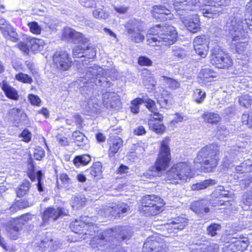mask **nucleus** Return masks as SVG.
I'll return each instance as SVG.
<instances>
[{
  "mask_svg": "<svg viewBox=\"0 0 252 252\" xmlns=\"http://www.w3.org/2000/svg\"><path fill=\"white\" fill-rule=\"evenodd\" d=\"M90 219L87 217H81L80 220H75L70 224L71 229L74 233L81 235L80 237L85 240L89 236H93L90 242V245L93 249L100 248L112 242H122L128 240L132 236L129 227L118 226L108 229L102 232H99L98 227L95 224L89 222Z\"/></svg>",
  "mask_w": 252,
  "mask_h": 252,
  "instance_id": "f257e3e1",
  "label": "nucleus"
},
{
  "mask_svg": "<svg viewBox=\"0 0 252 252\" xmlns=\"http://www.w3.org/2000/svg\"><path fill=\"white\" fill-rule=\"evenodd\" d=\"M246 7L244 20H243L242 11L238 10L231 15L226 22V30L229 32L233 41L246 38L247 28L252 31V0L248 3Z\"/></svg>",
  "mask_w": 252,
  "mask_h": 252,
  "instance_id": "f03ea898",
  "label": "nucleus"
},
{
  "mask_svg": "<svg viewBox=\"0 0 252 252\" xmlns=\"http://www.w3.org/2000/svg\"><path fill=\"white\" fill-rule=\"evenodd\" d=\"M173 5L181 20L188 30L195 33L200 29V21L197 15H188L189 11L199 8V0H174Z\"/></svg>",
  "mask_w": 252,
  "mask_h": 252,
  "instance_id": "7ed1b4c3",
  "label": "nucleus"
},
{
  "mask_svg": "<svg viewBox=\"0 0 252 252\" xmlns=\"http://www.w3.org/2000/svg\"><path fill=\"white\" fill-rule=\"evenodd\" d=\"M177 34L173 26L165 24L157 25L148 30L147 39L148 44L153 46H169L176 41Z\"/></svg>",
  "mask_w": 252,
  "mask_h": 252,
  "instance_id": "20e7f679",
  "label": "nucleus"
},
{
  "mask_svg": "<svg viewBox=\"0 0 252 252\" xmlns=\"http://www.w3.org/2000/svg\"><path fill=\"white\" fill-rule=\"evenodd\" d=\"M170 159L169 139L165 138L161 143L159 153L155 166L152 167L146 172L143 173V178H151V177L160 176L159 172L166 169Z\"/></svg>",
  "mask_w": 252,
  "mask_h": 252,
  "instance_id": "39448f33",
  "label": "nucleus"
},
{
  "mask_svg": "<svg viewBox=\"0 0 252 252\" xmlns=\"http://www.w3.org/2000/svg\"><path fill=\"white\" fill-rule=\"evenodd\" d=\"M219 147L214 143L203 147L198 152L196 162L202 163L207 172H210L218 164Z\"/></svg>",
  "mask_w": 252,
  "mask_h": 252,
  "instance_id": "423d86ee",
  "label": "nucleus"
},
{
  "mask_svg": "<svg viewBox=\"0 0 252 252\" xmlns=\"http://www.w3.org/2000/svg\"><path fill=\"white\" fill-rule=\"evenodd\" d=\"M193 177L190 166L186 162L174 164L166 173L165 180L168 183L177 184L178 180L186 182Z\"/></svg>",
  "mask_w": 252,
  "mask_h": 252,
  "instance_id": "0eeeda50",
  "label": "nucleus"
},
{
  "mask_svg": "<svg viewBox=\"0 0 252 252\" xmlns=\"http://www.w3.org/2000/svg\"><path fill=\"white\" fill-rule=\"evenodd\" d=\"M210 62L218 68H228L232 64L230 56L223 52L220 46L216 42H211Z\"/></svg>",
  "mask_w": 252,
  "mask_h": 252,
  "instance_id": "6e6552de",
  "label": "nucleus"
},
{
  "mask_svg": "<svg viewBox=\"0 0 252 252\" xmlns=\"http://www.w3.org/2000/svg\"><path fill=\"white\" fill-rule=\"evenodd\" d=\"M141 211L146 216H154L162 210L164 205L163 199L155 195H148L142 199Z\"/></svg>",
  "mask_w": 252,
  "mask_h": 252,
  "instance_id": "1a4fd4ad",
  "label": "nucleus"
},
{
  "mask_svg": "<svg viewBox=\"0 0 252 252\" xmlns=\"http://www.w3.org/2000/svg\"><path fill=\"white\" fill-rule=\"evenodd\" d=\"M231 0H205L200 7V11L204 16L213 18L220 12L219 8L228 6Z\"/></svg>",
  "mask_w": 252,
  "mask_h": 252,
  "instance_id": "9d476101",
  "label": "nucleus"
},
{
  "mask_svg": "<svg viewBox=\"0 0 252 252\" xmlns=\"http://www.w3.org/2000/svg\"><path fill=\"white\" fill-rule=\"evenodd\" d=\"M144 23L139 19H133L129 20L125 27L130 40L135 43L142 42L145 36L141 32L144 31Z\"/></svg>",
  "mask_w": 252,
  "mask_h": 252,
  "instance_id": "9b49d317",
  "label": "nucleus"
},
{
  "mask_svg": "<svg viewBox=\"0 0 252 252\" xmlns=\"http://www.w3.org/2000/svg\"><path fill=\"white\" fill-rule=\"evenodd\" d=\"M32 219V215L26 214L19 218L10 220L6 226V230L9 233V237L13 240L17 239L19 231L22 230L23 225Z\"/></svg>",
  "mask_w": 252,
  "mask_h": 252,
  "instance_id": "f8f14e48",
  "label": "nucleus"
},
{
  "mask_svg": "<svg viewBox=\"0 0 252 252\" xmlns=\"http://www.w3.org/2000/svg\"><path fill=\"white\" fill-rule=\"evenodd\" d=\"M53 61L56 69L60 71L68 70L71 66V59L64 51L56 52L53 56Z\"/></svg>",
  "mask_w": 252,
  "mask_h": 252,
  "instance_id": "ddd939ff",
  "label": "nucleus"
},
{
  "mask_svg": "<svg viewBox=\"0 0 252 252\" xmlns=\"http://www.w3.org/2000/svg\"><path fill=\"white\" fill-rule=\"evenodd\" d=\"M68 212L66 211L64 208L49 207L44 211L43 214V222L46 224L49 220L55 221L60 217L66 216Z\"/></svg>",
  "mask_w": 252,
  "mask_h": 252,
  "instance_id": "4468645a",
  "label": "nucleus"
},
{
  "mask_svg": "<svg viewBox=\"0 0 252 252\" xmlns=\"http://www.w3.org/2000/svg\"><path fill=\"white\" fill-rule=\"evenodd\" d=\"M104 74V70L103 68L98 66L94 65L85 67L84 71L81 74V78L85 79V83H87L90 81L91 82L92 79L96 78L98 76L103 75Z\"/></svg>",
  "mask_w": 252,
  "mask_h": 252,
  "instance_id": "2eb2a0df",
  "label": "nucleus"
},
{
  "mask_svg": "<svg viewBox=\"0 0 252 252\" xmlns=\"http://www.w3.org/2000/svg\"><path fill=\"white\" fill-rule=\"evenodd\" d=\"M63 36L74 43L83 44L88 42V39L84 37L81 33L69 28L64 29Z\"/></svg>",
  "mask_w": 252,
  "mask_h": 252,
  "instance_id": "dca6fc26",
  "label": "nucleus"
},
{
  "mask_svg": "<svg viewBox=\"0 0 252 252\" xmlns=\"http://www.w3.org/2000/svg\"><path fill=\"white\" fill-rule=\"evenodd\" d=\"M102 100L107 109H117L120 107L119 96L114 92H107L103 94Z\"/></svg>",
  "mask_w": 252,
  "mask_h": 252,
  "instance_id": "f3484780",
  "label": "nucleus"
},
{
  "mask_svg": "<svg viewBox=\"0 0 252 252\" xmlns=\"http://www.w3.org/2000/svg\"><path fill=\"white\" fill-rule=\"evenodd\" d=\"M84 44H83V46L77 45L73 47L72 54L74 58L85 57L87 59H92L95 56L96 53L94 49Z\"/></svg>",
  "mask_w": 252,
  "mask_h": 252,
  "instance_id": "a211bd4d",
  "label": "nucleus"
},
{
  "mask_svg": "<svg viewBox=\"0 0 252 252\" xmlns=\"http://www.w3.org/2000/svg\"><path fill=\"white\" fill-rule=\"evenodd\" d=\"M163 244L158 241L155 237H150L145 242L143 250L145 252H164Z\"/></svg>",
  "mask_w": 252,
  "mask_h": 252,
  "instance_id": "6ab92c4d",
  "label": "nucleus"
},
{
  "mask_svg": "<svg viewBox=\"0 0 252 252\" xmlns=\"http://www.w3.org/2000/svg\"><path fill=\"white\" fill-rule=\"evenodd\" d=\"M152 13L154 17L161 21L170 20L173 16L168 8L161 5L153 6Z\"/></svg>",
  "mask_w": 252,
  "mask_h": 252,
  "instance_id": "aec40b11",
  "label": "nucleus"
},
{
  "mask_svg": "<svg viewBox=\"0 0 252 252\" xmlns=\"http://www.w3.org/2000/svg\"><path fill=\"white\" fill-rule=\"evenodd\" d=\"M188 224V219L185 216H180L174 218L168 224V229L170 232H176L178 230H183Z\"/></svg>",
  "mask_w": 252,
  "mask_h": 252,
  "instance_id": "412c9836",
  "label": "nucleus"
},
{
  "mask_svg": "<svg viewBox=\"0 0 252 252\" xmlns=\"http://www.w3.org/2000/svg\"><path fill=\"white\" fill-rule=\"evenodd\" d=\"M28 176L32 181H34L36 179L37 180V188L39 191H43V187L42 186V184L41 183V178L42 176V172L39 170L36 173L34 172V166L33 164L32 161H31L28 164Z\"/></svg>",
  "mask_w": 252,
  "mask_h": 252,
  "instance_id": "4be33fe9",
  "label": "nucleus"
},
{
  "mask_svg": "<svg viewBox=\"0 0 252 252\" xmlns=\"http://www.w3.org/2000/svg\"><path fill=\"white\" fill-rule=\"evenodd\" d=\"M108 142L109 145L108 154L110 157H113L122 147L123 141L120 137L117 136L110 137Z\"/></svg>",
  "mask_w": 252,
  "mask_h": 252,
  "instance_id": "5701e85b",
  "label": "nucleus"
},
{
  "mask_svg": "<svg viewBox=\"0 0 252 252\" xmlns=\"http://www.w3.org/2000/svg\"><path fill=\"white\" fill-rule=\"evenodd\" d=\"M0 30L3 35L7 39H10L13 42L18 40V35L12 26L7 22L0 27Z\"/></svg>",
  "mask_w": 252,
  "mask_h": 252,
  "instance_id": "b1692460",
  "label": "nucleus"
},
{
  "mask_svg": "<svg viewBox=\"0 0 252 252\" xmlns=\"http://www.w3.org/2000/svg\"><path fill=\"white\" fill-rule=\"evenodd\" d=\"M241 152H243V148L236 146L232 147L225 154V157L228 161L234 162L237 157L241 156Z\"/></svg>",
  "mask_w": 252,
  "mask_h": 252,
  "instance_id": "393cba45",
  "label": "nucleus"
},
{
  "mask_svg": "<svg viewBox=\"0 0 252 252\" xmlns=\"http://www.w3.org/2000/svg\"><path fill=\"white\" fill-rule=\"evenodd\" d=\"M207 203L205 200L195 201L191 204V209L197 214H206L210 211Z\"/></svg>",
  "mask_w": 252,
  "mask_h": 252,
  "instance_id": "a878e982",
  "label": "nucleus"
},
{
  "mask_svg": "<svg viewBox=\"0 0 252 252\" xmlns=\"http://www.w3.org/2000/svg\"><path fill=\"white\" fill-rule=\"evenodd\" d=\"M156 116H154L153 118L150 119L148 121V125L150 129L156 133H159L164 131L165 127L163 124L161 123L162 119V116L160 119L155 118Z\"/></svg>",
  "mask_w": 252,
  "mask_h": 252,
  "instance_id": "bb28decb",
  "label": "nucleus"
},
{
  "mask_svg": "<svg viewBox=\"0 0 252 252\" xmlns=\"http://www.w3.org/2000/svg\"><path fill=\"white\" fill-rule=\"evenodd\" d=\"M217 76V73L210 68H202L198 74V77L202 80L203 82H211L212 79Z\"/></svg>",
  "mask_w": 252,
  "mask_h": 252,
  "instance_id": "cd10ccee",
  "label": "nucleus"
},
{
  "mask_svg": "<svg viewBox=\"0 0 252 252\" xmlns=\"http://www.w3.org/2000/svg\"><path fill=\"white\" fill-rule=\"evenodd\" d=\"M72 139L78 146L82 149L86 147V145L88 142L87 138L84 134L80 131H75L72 133Z\"/></svg>",
  "mask_w": 252,
  "mask_h": 252,
  "instance_id": "c85d7f7f",
  "label": "nucleus"
},
{
  "mask_svg": "<svg viewBox=\"0 0 252 252\" xmlns=\"http://www.w3.org/2000/svg\"><path fill=\"white\" fill-rule=\"evenodd\" d=\"M2 89L8 98L15 100L18 99L19 95L17 90L7 83L3 82Z\"/></svg>",
  "mask_w": 252,
  "mask_h": 252,
  "instance_id": "c756f323",
  "label": "nucleus"
},
{
  "mask_svg": "<svg viewBox=\"0 0 252 252\" xmlns=\"http://www.w3.org/2000/svg\"><path fill=\"white\" fill-rule=\"evenodd\" d=\"M9 113L13 120L17 123L26 120V115L22 109L12 108L9 110Z\"/></svg>",
  "mask_w": 252,
  "mask_h": 252,
  "instance_id": "7c9ffc66",
  "label": "nucleus"
},
{
  "mask_svg": "<svg viewBox=\"0 0 252 252\" xmlns=\"http://www.w3.org/2000/svg\"><path fill=\"white\" fill-rule=\"evenodd\" d=\"M128 209V205L126 203L122 202L110 208L109 209V211L112 216H114L117 215L126 213Z\"/></svg>",
  "mask_w": 252,
  "mask_h": 252,
  "instance_id": "2f4dec72",
  "label": "nucleus"
},
{
  "mask_svg": "<svg viewBox=\"0 0 252 252\" xmlns=\"http://www.w3.org/2000/svg\"><path fill=\"white\" fill-rule=\"evenodd\" d=\"M235 170L237 173L239 174L252 171V160L248 159L241 163L240 165H236Z\"/></svg>",
  "mask_w": 252,
  "mask_h": 252,
  "instance_id": "473e14b6",
  "label": "nucleus"
},
{
  "mask_svg": "<svg viewBox=\"0 0 252 252\" xmlns=\"http://www.w3.org/2000/svg\"><path fill=\"white\" fill-rule=\"evenodd\" d=\"M27 39L29 46L32 51H35L42 50L44 44L43 40L34 37H29Z\"/></svg>",
  "mask_w": 252,
  "mask_h": 252,
  "instance_id": "72a5a7b5",
  "label": "nucleus"
},
{
  "mask_svg": "<svg viewBox=\"0 0 252 252\" xmlns=\"http://www.w3.org/2000/svg\"><path fill=\"white\" fill-rule=\"evenodd\" d=\"M142 98H143V103H146V107L153 113L154 116H156L155 118L158 119H161V115L157 112L155 102L149 98H145L143 97Z\"/></svg>",
  "mask_w": 252,
  "mask_h": 252,
  "instance_id": "f704fd0d",
  "label": "nucleus"
},
{
  "mask_svg": "<svg viewBox=\"0 0 252 252\" xmlns=\"http://www.w3.org/2000/svg\"><path fill=\"white\" fill-rule=\"evenodd\" d=\"M160 81L165 86L172 90H176L180 87V83L177 80L162 76Z\"/></svg>",
  "mask_w": 252,
  "mask_h": 252,
  "instance_id": "c9c22d12",
  "label": "nucleus"
},
{
  "mask_svg": "<svg viewBox=\"0 0 252 252\" xmlns=\"http://www.w3.org/2000/svg\"><path fill=\"white\" fill-rule=\"evenodd\" d=\"M216 184V181L215 180L212 179H207L196 184H193L191 188L192 190H194L203 189L211 185H213Z\"/></svg>",
  "mask_w": 252,
  "mask_h": 252,
  "instance_id": "e433bc0d",
  "label": "nucleus"
},
{
  "mask_svg": "<svg viewBox=\"0 0 252 252\" xmlns=\"http://www.w3.org/2000/svg\"><path fill=\"white\" fill-rule=\"evenodd\" d=\"M202 117L205 122L211 124H216L220 119L219 115L214 112H206L203 114Z\"/></svg>",
  "mask_w": 252,
  "mask_h": 252,
  "instance_id": "4c0bfd02",
  "label": "nucleus"
},
{
  "mask_svg": "<svg viewBox=\"0 0 252 252\" xmlns=\"http://www.w3.org/2000/svg\"><path fill=\"white\" fill-rule=\"evenodd\" d=\"M30 186V182L27 180H24L16 190L17 196L21 197L26 194L29 191Z\"/></svg>",
  "mask_w": 252,
  "mask_h": 252,
  "instance_id": "58836bf2",
  "label": "nucleus"
},
{
  "mask_svg": "<svg viewBox=\"0 0 252 252\" xmlns=\"http://www.w3.org/2000/svg\"><path fill=\"white\" fill-rule=\"evenodd\" d=\"M200 252H218L219 246L217 244H210L208 242L200 243Z\"/></svg>",
  "mask_w": 252,
  "mask_h": 252,
  "instance_id": "ea45409f",
  "label": "nucleus"
},
{
  "mask_svg": "<svg viewBox=\"0 0 252 252\" xmlns=\"http://www.w3.org/2000/svg\"><path fill=\"white\" fill-rule=\"evenodd\" d=\"M143 103V98L137 97L130 101L129 107L130 112L134 114H137L139 112L140 105Z\"/></svg>",
  "mask_w": 252,
  "mask_h": 252,
  "instance_id": "a19ab883",
  "label": "nucleus"
},
{
  "mask_svg": "<svg viewBox=\"0 0 252 252\" xmlns=\"http://www.w3.org/2000/svg\"><path fill=\"white\" fill-rule=\"evenodd\" d=\"M86 200V198L83 195L74 196L71 200L72 207L73 208H79L85 205Z\"/></svg>",
  "mask_w": 252,
  "mask_h": 252,
  "instance_id": "79ce46f5",
  "label": "nucleus"
},
{
  "mask_svg": "<svg viewBox=\"0 0 252 252\" xmlns=\"http://www.w3.org/2000/svg\"><path fill=\"white\" fill-rule=\"evenodd\" d=\"M252 206V192H247L242 196V207L244 210H248Z\"/></svg>",
  "mask_w": 252,
  "mask_h": 252,
  "instance_id": "37998d69",
  "label": "nucleus"
},
{
  "mask_svg": "<svg viewBox=\"0 0 252 252\" xmlns=\"http://www.w3.org/2000/svg\"><path fill=\"white\" fill-rule=\"evenodd\" d=\"M91 160V157L88 155H83L79 156H77L73 160L74 164L76 166H79L80 165H86Z\"/></svg>",
  "mask_w": 252,
  "mask_h": 252,
  "instance_id": "c03bdc74",
  "label": "nucleus"
},
{
  "mask_svg": "<svg viewBox=\"0 0 252 252\" xmlns=\"http://www.w3.org/2000/svg\"><path fill=\"white\" fill-rule=\"evenodd\" d=\"M238 101L240 105L249 108L252 104V97L248 94H242L239 97Z\"/></svg>",
  "mask_w": 252,
  "mask_h": 252,
  "instance_id": "a18cd8bd",
  "label": "nucleus"
},
{
  "mask_svg": "<svg viewBox=\"0 0 252 252\" xmlns=\"http://www.w3.org/2000/svg\"><path fill=\"white\" fill-rule=\"evenodd\" d=\"M90 174L94 177H99L101 173V165L100 162H96L88 170Z\"/></svg>",
  "mask_w": 252,
  "mask_h": 252,
  "instance_id": "49530a36",
  "label": "nucleus"
},
{
  "mask_svg": "<svg viewBox=\"0 0 252 252\" xmlns=\"http://www.w3.org/2000/svg\"><path fill=\"white\" fill-rule=\"evenodd\" d=\"M172 51V56L178 60L183 59L187 55L186 52L180 47L173 46Z\"/></svg>",
  "mask_w": 252,
  "mask_h": 252,
  "instance_id": "de8ad7c7",
  "label": "nucleus"
},
{
  "mask_svg": "<svg viewBox=\"0 0 252 252\" xmlns=\"http://www.w3.org/2000/svg\"><path fill=\"white\" fill-rule=\"evenodd\" d=\"M206 97V93L205 92L202 91L200 89H196L193 94V99L194 101L198 103H202Z\"/></svg>",
  "mask_w": 252,
  "mask_h": 252,
  "instance_id": "09e8293b",
  "label": "nucleus"
},
{
  "mask_svg": "<svg viewBox=\"0 0 252 252\" xmlns=\"http://www.w3.org/2000/svg\"><path fill=\"white\" fill-rule=\"evenodd\" d=\"M236 252H244L246 250L249 246V242L247 240H238L234 242Z\"/></svg>",
  "mask_w": 252,
  "mask_h": 252,
  "instance_id": "8fccbe9b",
  "label": "nucleus"
},
{
  "mask_svg": "<svg viewBox=\"0 0 252 252\" xmlns=\"http://www.w3.org/2000/svg\"><path fill=\"white\" fill-rule=\"evenodd\" d=\"M15 79L22 83L31 84L32 82V77L27 74L22 72L19 73L15 75Z\"/></svg>",
  "mask_w": 252,
  "mask_h": 252,
  "instance_id": "3c124183",
  "label": "nucleus"
},
{
  "mask_svg": "<svg viewBox=\"0 0 252 252\" xmlns=\"http://www.w3.org/2000/svg\"><path fill=\"white\" fill-rule=\"evenodd\" d=\"M194 50L196 54H198L202 58H205L207 56L209 49V45H204V46H194Z\"/></svg>",
  "mask_w": 252,
  "mask_h": 252,
  "instance_id": "603ef678",
  "label": "nucleus"
},
{
  "mask_svg": "<svg viewBox=\"0 0 252 252\" xmlns=\"http://www.w3.org/2000/svg\"><path fill=\"white\" fill-rule=\"evenodd\" d=\"M93 14L94 18L102 19H106L109 16V13L101 8H98L94 10Z\"/></svg>",
  "mask_w": 252,
  "mask_h": 252,
  "instance_id": "864d4df0",
  "label": "nucleus"
},
{
  "mask_svg": "<svg viewBox=\"0 0 252 252\" xmlns=\"http://www.w3.org/2000/svg\"><path fill=\"white\" fill-rule=\"evenodd\" d=\"M194 45H198V46H204V45H209V44H211L207 39V38L204 36H198L196 37L194 39L193 41Z\"/></svg>",
  "mask_w": 252,
  "mask_h": 252,
  "instance_id": "5fc2aeb1",
  "label": "nucleus"
},
{
  "mask_svg": "<svg viewBox=\"0 0 252 252\" xmlns=\"http://www.w3.org/2000/svg\"><path fill=\"white\" fill-rule=\"evenodd\" d=\"M229 134L228 130H227L224 126H220L217 131V136L218 138L220 140H224Z\"/></svg>",
  "mask_w": 252,
  "mask_h": 252,
  "instance_id": "6e6d98bb",
  "label": "nucleus"
},
{
  "mask_svg": "<svg viewBox=\"0 0 252 252\" xmlns=\"http://www.w3.org/2000/svg\"><path fill=\"white\" fill-rule=\"evenodd\" d=\"M45 156L44 150L40 147H36L33 152V157L36 160H41Z\"/></svg>",
  "mask_w": 252,
  "mask_h": 252,
  "instance_id": "4d7b16f0",
  "label": "nucleus"
},
{
  "mask_svg": "<svg viewBox=\"0 0 252 252\" xmlns=\"http://www.w3.org/2000/svg\"><path fill=\"white\" fill-rule=\"evenodd\" d=\"M220 225L219 224H212L207 227L208 234L214 236L217 234V231L220 230Z\"/></svg>",
  "mask_w": 252,
  "mask_h": 252,
  "instance_id": "13d9d810",
  "label": "nucleus"
},
{
  "mask_svg": "<svg viewBox=\"0 0 252 252\" xmlns=\"http://www.w3.org/2000/svg\"><path fill=\"white\" fill-rule=\"evenodd\" d=\"M29 27L30 29V31L34 34H39L41 32V28L38 25L37 23L33 22L30 23Z\"/></svg>",
  "mask_w": 252,
  "mask_h": 252,
  "instance_id": "bf43d9fd",
  "label": "nucleus"
},
{
  "mask_svg": "<svg viewBox=\"0 0 252 252\" xmlns=\"http://www.w3.org/2000/svg\"><path fill=\"white\" fill-rule=\"evenodd\" d=\"M138 63L142 66H150L152 64V61L146 57L141 56L138 59Z\"/></svg>",
  "mask_w": 252,
  "mask_h": 252,
  "instance_id": "052dcab7",
  "label": "nucleus"
},
{
  "mask_svg": "<svg viewBox=\"0 0 252 252\" xmlns=\"http://www.w3.org/2000/svg\"><path fill=\"white\" fill-rule=\"evenodd\" d=\"M60 179L64 185L68 186L72 183V179L65 173L61 174Z\"/></svg>",
  "mask_w": 252,
  "mask_h": 252,
  "instance_id": "680f3d73",
  "label": "nucleus"
},
{
  "mask_svg": "<svg viewBox=\"0 0 252 252\" xmlns=\"http://www.w3.org/2000/svg\"><path fill=\"white\" fill-rule=\"evenodd\" d=\"M235 248L234 242L231 243H227L222 248V252H237Z\"/></svg>",
  "mask_w": 252,
  "mask_h": 252,
  "instance_id": "e2e57ef3",
  "label": "nucleus"
},
{
  "mask_svg": "<svg viewBox=\"0 0 252 252\" xmlns=\"http://www.w3.org/2000/svg\"><path fill=\"white\" fill-rule=\"evenodd\" d=\"M20 136L23 138L22 140L24 141L28 142L31 140L32 133L29 130L25 129L21 133Z\"/></svg>",
  "mask_w": 252,
  "mask_h": 252,
  "instance_id": "0e129e2a",
  "label": "nucleus"
},
{
  "mask_svg": "<svg viewBox=\"0 0 252 252\" xmlns=\"http://www.w3.org/2000/svg\"><path fill=\"white\" fill-rule=\"evenodd\" d=\"M28 98L31 103L32 105L38 106L41 102V100L37 95L30 94Z\"/></svg>",
  "mask_w": 252,
  "mask_h": 252,
  "instance_id": "69168bd1",
  "label": "nucleus"
},
{
  "mask_svg": "<svg viewBox=\"0 0 252 252\" xmlns=\"http://www.w3.org/2000/svg\"><path fill=\"white\" fill-rule=\"evenodd\" d=\"M18 46L20 50H21L26 54H28L29 52L30 46H29V43H28V39H27L26 43L24 42H20L18 44Z\"/></svg>",
  "mask_w": 252,
  "mask_h": 252,
  "instance_id": "338daca9",
  "label": "nucleus"
},
{
  "mask_svg": "<svg viewBox=\"0 0 252 252\" xmlns=\"http://www.w3.org/2000/svg\"><path fill=\"white\" fill-rule=\"evenodd\" d=\"M248 43L246 41H243L238 43L236 45V50L237 53L241 54L247 48Z\"/></svg>",
  "mask_w": 252,
  "mask_h": 252,
  "instance_id": "774afa93",
  "label": "nucleus"
}]
</instances>
